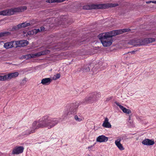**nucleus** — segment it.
Wrapping results in <instances>:
<instances>
[{
  "label": "nucleus",
  "instance_id": "obj_1",
  "mask_svg": "<svg viewBox=\"0 0 156 156\" xmlns=\"http://www.w3.org/2000/svg\"><path fill=\"white\" fill-rule=\"evenodd\" d=\"M59 122V119L57 118H52L46 115L40 118L37 121H34L32 125L30 133L25 134L28 135L34 133L36 129L40 128L47 127L50 129L57 125Z\"/></svg>",
  "mask_w": 156,
  "mask_h": 156
},
{
  "label": "nucleus",
  "instance_id": "obj_2",
  "mask_svg": "<svg viewBox=\"0 0 156 156\" xmlns=\"http://www.w3.org/2000/svg\"><path fill=\"white\" fill-rule=\"evenodd\" d=\"M79 106V104L77 103H72L68 105L66 107V109L64 111L65 116H68L75 113Z\"/></svg>",
  "mask_w": 156,
  "mask_h": 156
},
{
  "label": "nucleus",
  "instance_id": "obj_3",
  "mask_svg": "<svg viewBox=\"0 0 156 156\" xmlns=\"http://www.w3.org/2000/svg\"><path fill=\"white\" fill-rule=\"evenodd\" d=\"M155 40L154 38H146L144 39H139L136 40H133V42L134 44H132L135 46L144 45L148 44L154 42Z\"/></svg>",
  "mask_w": 156,
  "mask_h": 156
},
{
  "label": "nucleus",
  "instance_id": "obj_4",
  "mask_svg": "<svg viewBox=\"0 0 156 156\" xmlns=\"http://www.w3.org/2000/svg\"><path fill=\"white\" fill-rule=\"evenodd\" d=\"M98 37L103 46L105 47L110 46L112 43L113 41L112 39L107 37V36L104 34V33L99 34Z\"/></svg>",
  "mask_w": 156,
  "mask_h": 156
},
{
  "label": "nucleus",
  "instance_id": "obj_5",
  "mask_svg": "<svg viewBox=\"0 0 156 156\" xmlns=\"http://www.w3.org/2000/svg\"><path fill=\"white\" fill-rule=\"evenodd\" d=\"M90 5V9H107L109 7H114L118 5L117 4H92Z\"/></svg>",
  "mask_w": 156,
  "mask_h": 156
},
{
  "label": "nucleus",
  "instance_id": "obj_6",
  "mask_svg": "<svg viewBox=\"0 0 156 156\" xmlns=\"http://www.w3.org/2000/svg\"><path fill=\"white\" fill-rule=\"evenodd\" d=\"M27 9L26 6H23L20 7L14 8L10 9L11 15H13L15 12H23Z\"/></svg>",
  "mask_w": 156,
  "mask_h": 156
},
{
  "label": "nucleus",
  "instance_id": "obj_7",
  "mask_svg": "<svg viewBox=\"0 0 156 156\" xmlns=\"http://www.w3.org/2000/svg\"><path fill=\"white\" fill-rule=\"evenodd\" d=\"M16 48L18 47H23L27 46L28 44V42L27 40H22L20 41H15Z\"/></svg>",
  "mask_w": 156,
  "mask_h": 156
},
{
  "label": "nucleus",
  "instance_id": "obj_8",
  "mask_svg": "<svg viewBox=\"0 0 156 156\" xmlns=\"http://www.w3.org/2000/svg\"><path fill=\"white\" fill-rule=\"evenodd\" d=\"M95 101V99L94 98L91 94L88 95L83 101V103H92Z\"/></svg>",
  "mask_w": 156,
  "mask_h": 156
},
{
  "label": "nucleus",
  "instance_id": "obj_9",
  "mask_svg": "<svg viewBox=\"0 0 156 156\" xmlns=\"http://www.w3.org/2000/svg\"><path fill=\"white\" fill-rule=\"evenodd\" d=\"M24 148L23 147L20 146L16 147L12 151V154H17L22 153L23 151Z\"/></svg>",
  "mask_w": 156,
  "mask_h": 156
},
{
  "label": "nucleus",
  "instance_id": "obj_10",
  "mask_svg": "<svg viewBox=\"0 0 156 156\" xmlns=\"http://www.w3.org/2000/svg\"><path fill=\"white\" fill-rule=\"evenodd\" d=\"M122 138L119 137H118L117 139L115 141V144L118 148L120 150H123L124 149L122 145L120 142Z\"/></svg>",
  "mask_w": 156,
  "mask_h": 156
},
{
  "label": "nucleus",
  "instance_id": "obj_11",
  "mask_svg": "<svg viewBox=\"0 0 156 156\" xmlns=\"http://www.w3.org/2000/svg\"><path fill=\"white\" fill-rule=\"evenodd\" d=\"M115 103L118 106H119V108L122 110L123 112L128 114H129L131 113V110L129 109H127L122 106L120 105V104L117 102H115Z\"/></svg>",
  "mask_w": 156,
  "mask_h": 156
},
{
  "label": "nucleus",
  "instance_id": "obj_12",
  "mask_svg": "<svg viewBox=\"0 0 156 156\" xmlns=\"http://www.w3.org/2000/svg\"><path fill=\"white\" fill-rule=\"evenodd\" d=\"M108 140V138L104 135L99 136L97 138L96 140L100 143L106 142Z\"/></svg>",
  "mask_w": 156,
  "mask_h": 156
},
{
  "label": "nucleus",
  "instance_id": "obj_13",
  "mask_svg": "<svg viewBox=\"0 0 156 156\" xmlns=\"http://www.w3.org/2000/svg\"><path fill=\"white\" fill-rule=\"evenodd\" d=\"M52 80L50 78H44L41 80V83L44 85H48L51 83Z\"/></svg>",
  "mask_w": 156,
  "mask_h": 156
},
{
  "label": "nucleus",
  "instance_id": "obj_14",
  "mask_svg": "<svg viewBox=\"0 0 156 156\" xmlns=\"http://www.w3.org/2000/svg\"><path fill=\"white\" fill-rule=\"evenodd\" d=\"M14 43L15 41H14L5 43L4 44V47L6 49H8L13 47H15V46L13 45V44Z\"/></svg>",
  "mask_w": 156,
  "mask_h": 156
},
{
  "label": "nucleus",
  "instance_id": "obj_15",
  "mask_svg": "<svg viewBox=\"0 0 156 156\" xmlns=\"http://www.w3.org/2000/svg\"><path fill=\"white\" fill-rule=\"evenodd\" d=\"M142 144L144 145L148 146L153 145L154 142V141L148 139L144 140L142 141Z\"/></svg>",
  "mask_w": 156,
  "mask_h": 156
},
{
  "label": "nucleus",
  "instance_id": "obj_16",
  "mask_svg": "<svg viewBox=\"0 0 156 156\" xmlns=\"http://www.w3.org/2000/svg\"><path fill=\"white\" fill-rule=\"evenodd\" d=\"M19 75V73L18 72H15L9 73L7 75V79L9 80L12 78L17 77Z\"/></svg>",
  "mask_w": 156,
  "mask_h": 156
},
{
  "label": "nucleus",
  "instance_id": "obj_17",
  "mask_svg": "<svg viewBox=\"0 0 156 156\" xmlns=\"http://www.w3.org/2000/svg\"><path fill=\"white\" fill-rule=\"evenodd\" d=\"M104 34L107 36V37L112 39V37L116 35L115 30H113L108 32L104 33Z\"/></svg>",
  "mask_w": 156,
  "mask_h": 156
},
{
  "label": "nucleus",
  "instance_id": "obj_18",
  "mask_svg": "<svg viewBox=\"0 0 156 156\" xmlns=\"http://www.w3.org/2000/svg\"><path fill=\"white\" fill-rule=\"evenodd\" d=\"M90 64L84 66L82 67L80 71L84 73L89 72L90 70Z\"/></svg>",
  "mask_w": 156,
  "mask_h": 156
},
{
  "label": "nucleus",
  "instance_id": "obj_19",
  "mask_svg": "<svg viewBox=\"0 0 156 156\" xmlns=\"http://www.w3.org/2000/svg\"><path fill=\"white\" fill-rule=\"evenodd\" d=\"M108 121V119L107 118H105L102 124V126L105 128H111V125Z\"/></svg>",
  "mask_w": 156,
  "mask_h": 156
},
{
  "label": "nucleus",
  "instance_id": "obj_20",
  "mask_svg": "<svg viewBox=\"0 0 156 156\" xmlns=\"http://www.w3.org/2000/svg\"><path fill=\"white\" fill-rule=\"evenodd\" d=\"M10 9L4 10L0 11V15L6 16L11 15Z\"/></svg>",
  "mask_w": 156,
  "mask_h": 156
},
{
  "label": "nucleus",
  "instance_id": "obj_21",
  "mask_svg": "<svg viewBox=\"0 0 156 156\" xmlns=\"http://www.w3.org/2000/svg\"><path fill=\"white\" fill-rule=\"evenodd\" d=\"M92 95L93 96L94 98L95 99V101L101 97V93L100 92H95L91 93Z\"/></svg>",
  "mask_w": 156,
  "mask_h": 156
},
{
  "label": "nucleus",
  "instance_id": "obj_22",
  "mask_svg": "<svg viewBox=\"0 0 156 156\" xmlns=\"http://www.w3.org/2000/svg\"><path fill=\"white\" fill-rule=\"evenodd\" d=\"M48 51H49L48 50L44 51H42L41 52H40L39 53L35 54L34 55L35 56H40L41 55H45L47 53H48Z\"/></svg>",
  "mask_w": 156,
  "mask_h": 156
},
{
  "label": "nucleus",
  "instance_id": "obj_23",
  "mask_svg": "<svg viewBox=\"0 0 156 156\" xmlns=\"http://www.w3.org/2000/svg\"><path fill=\"white\" fill-rule=\"evenodd\" d=\"M11 33L9 32H4L0 33V38L10 35Z\"/></svg>",
  "mask_w": 156,
  "mask_h": 156
},
{
  "label": "nucleus",
  "instance_id": "obj_24",
  "mask_svg": "<svg viewBox=\"0 0 156 156\" xmlns=\"http://www.w3.org/2000/svg\"><path fill=\"white\" fill-rule=\"evenodd\" d=\"M7 80V75L0 76V81H4Z\"/></svg>",
  "mask_w": 156,
  "mask_h": 156
},
{
  "label": "nucleus",
  "instance_id": "obj_25",
  "mask_svg": "<svg viewBox=\"0 0 156 156\" xmlns=\"http://www.w3.org/2000/svg\"><path fill=\"white\" fill-rule=\"evenodd\" d=\"M22 27H25L30 25V23H27L26 22L21 23Z\"/></svg>",
  "mask_w": 156,
  "mask_h": 156
},
{
  "label": "nucleus",
  "instance_id": "obj_26",
  "mask_svg": "<svg viewBox=\"0 0 156 156\" xmlns=\"http://www.w3.org/2000/svg\"><path fill=\"white\" fill-rule=\"evenodd\" d=\"M116 32V35L122 34V29L115 30Z\"/></svg>",
  "mask_w": 156,
  "mask_h": 156
},
{
  "label": "nucleus",
  "instance_id": "obj_27",
  "mask_svg": "<svg viewBox=\"0 0 156 156\" xmlns=\"http://www.w3.org/2000/svg\"><path fill=\"white\" fill-rule=\"evenodd\" d=\"M83 9H84L89 10L90 9V5H88L84 6L83 7Z\"/></svg>",
  "mask_w": 156,
  "mask_h": 156
},
{
  "label": "nucleus",
  "instance_id": "obj_28",
  "mask_svg": "<svg viewBox=\"0 0 156 156\" xmlns=\"http://www.w3.org/2000/svg\"><path fill=\"white\" fill-rule=\"evenodd\" d=\"M75 119L76 121L78 122H80L82 120V119L81 118H79L77 115H75Z\"/></svg>",
  "mask_w": 156,
  "mask_h": 156
},
{
  "label": "nucleus",
  "instance_id": "obj_29",
  "mask_svg": "<svg viewBox=\"0 0 156 156\" xmlns=\"http://www.w3.org/2000/svg\"><path fill=\"white\" fill-rule=\"evenodd\" d=\"M122 34L124 33L129 32L131 30L130 29H122Z\"/></svg>",
  "mask_w": 156,
  "mask_h": 156
},
{
  "label": "nucleus",
  "instance_id": "obj_30",
  "mask_svg": "<svg viewBox=\"0 0 156 156\" xmlns=\"http://www.w3.org/2000/svg\"><path fill=\"white\" fill-rule=\"evenodd\" d=\"M60 77V74L59 73H57L56 76H55V80H57L58 79H59Z\"/></svg>",
  "mask_w": 156,
  "mask_h": 156
},
{
  "label": "nucleus",
  "instance_id": "obj_31",
  "mask_svg": "<svg viewBox=\"0 0 156 156\" xmlns=\"http://www.w3.org/2000/svg\"><path fill=\"white\" fill-rule=\"evenodd\" d=\"M26 82V78H25L23 79L22 80V81L21 82V84H24Z\"/></svg>",
  "mask_w": 156,
  "mask_h": 156
},
{
  "label": "nucleus",
  "instance_id": "obj_32",
  "mask_svg": "<svg viewBox=\"0 0 156 156\" xmlns=\"http://www.w3.org/2000/svg\"><path fill=\"white\" fill-rule=\"evenodd\" d=\"M55 0H47L46 1L47 2L49 3L55 2Z\"/></svg>",
  "mask_w": 156,
  "mask_h": 156
},
{
  "label": "nucleus",
  "instance_id": "obj_33",
  "mask_svg": "<svg viewBox=\"0 0 156 156\" xmlns=\"http://www.w3.org/2000/svg\"><path fill=\"white\" fill-rule=\"evenodd\" d=\"M32 32L33 33V34H37V30H36V29H34V30H33L31 32Z\"/></svg>",
  "mask_w": 156,
  "mask_h": 156
},
{
  "label": "nucleus",
  "instance_id": "obj_34",
  "mask_svg": "<svg viewBox=\"0 0 156 156\" xmlns=\"http://www.w3.org/2000/svg\"><path fill=\"white\" fill-rule=\"evenodd\" d=\"M17 27V25L16 26L12 28V29L14 30H16L19 29L18 27Z\"/></svg>",
  "mask_w": 156,
  "mask_h": 156
},
{
  "label": "nucleus",
  "instance_id": "obj_35",
  "mask_svg": "<svg viewBox=\"0 0 156 156\" xmlns=\"http://www.w3.org/2000/svg\"><path fill=\"white\" fill-rule=\"evenodd\" d=\"M45 30V28L43 27H41L40 28V30L41 31H43Z\"/></svg>",
  "mask_w": 156,
  "mask_h": 156
},
{
  "label": "nucleus",
  "instance_id": "obj_36",
  "mask_svg": "<svg viewBox=\"0 0 156 156\" xmlns=\"http://www.w3.org/2000/svg\"><path fill=\"white\" fill-rule=\"evenodd\" d=\"M17 27H18L19 29H20V28H22L21 23H20V24H19L18 25Z\"/></svg>",
  "mask_w": 156,
  "mask_h": 156
},
{
  "label": "nucleus",
  "instance_id": "obj_37",
  "mask_svg": "<svg viewBox=\"0 0 156 156\" xmlns=\"http://www.w3.org/2000/svg\"><path fill=\"white\" fill-rule=\"evenodd\" d=\"M151 2H152V1H148L146 2V3L147 4H149Z\"/></svg>",
  "mask_w": 156,
  "mask_h": 156
},
{
  "label": "nucleus",
  "instance_id": "obj_38",
  "mask_svg": "<svg viewBox=\"0 0 156 156\" xmlns=\"http://www.w3.org/2000/svg\"><path fill=\"white\" fill-rule=\"evenodd\" d=\"M36 30H37V33H38V32L41 31H40V29H36Z\"/></svg>",
  "mask_w": 156,
  "mask_h": 156
},
{
  "label": "nucleus",
  "instance_id": "obj_39",
  "mask_svg": "<svg viewBox=\"0 0 156 156\" xmlns=\"http://www.w3.org/2000/svg\"><path fill=\"white\" fill-rule=\"evenodd\" d=\"M152 2L153 3H154V4H156V1H152Z\"/></svg>",
  "mask_w": 156,
  "mask_h": 156
},
{
  "label": "nucleus",
  "instance_id": "obj_40",
  "mask_svg": "<svg viewBox=\"0 0 156 156\" xmlns=\"http://www.w3.org/2000/svg\"><path fill=\"white\" fill-rule=\"evenodd\" d=\"M131 117H130V115H129V119H129V120H131Z\"/></svg>",
  "mask_w": 156,
  "mask_h": 156
},
{
  "label": "nucleus",
  "instance_id": "obj_41",
  "mask_svg": "<svg viewBox=\"0 0 156 156\" xmlns=\"http://www.w3.org/2000/svg\"><path fill=\"white\" fill-rule=\"evenodd\" d=\"M153 35H156V31L153 33Z\"/></svg>",
  "mask_w": 156,
  "mask_h": 156
},
{
  "label": "nucleus",
  "instance_id": "obj_42",
  "mask_svg": "<svg viewBox=\"0 0 156 156\" xmlns=\"http://www.w3.org/2000/svg\"><path fill=\"white\" fill-rule=\"evenodd\" d=\"M92 147V146L89 147H88V148H91V147Z\"/></svg>",
  "mask_w": 156,
  "mask_h": 156
},
{
  "label": "nucleus",
  "instance_id": "obj_43",
  "mask_svg": "<svg viewBox=\"0 0 156 156\" xmlns=\"http://www.w3.org/2000/svg\"><path fill=\"white\" fill-rule=\"evenodd\" d=\"M134 51H133V52H133V53H134Z\"/></svg>",
  "mask_w": 156,
  "mask_h": 156
}]
</instances>
